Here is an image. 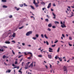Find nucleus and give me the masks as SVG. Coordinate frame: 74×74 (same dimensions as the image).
I'll return each mask as SVG.
<instances>
[{"label":"nucleus","instance_id":"nucleus-1","mask_svg":"<svg viewBox=\"0 0 74 74\" xmlns=\"http://www.w3.org/2000/svg\"><path fill=\"white\" fill-rule=\"evenodd\" d=\"M63 69H64V71H66V74L67 73V67L66 66H63Z\"/></svg>","mask_w":74,"mask_h":74},{"label":"nucleus","instance_id":"nucleus-2","mask_svg":"<svg viewBox=\"0 0 74 74\" xmlns=\"http://www.w3.org/2000/svg\"><path fill=\"white\" fill-rule=\"evenodd\" d=\"M30 63V62H28L27 63H26V65H25V70H26V69H27V67H28V66H29V64Z\"/></svg>","mask_w":74,"mask_h":74},{"label":"nucleus","instance_id":"nucleus-3","mask_svg":"<svg viewBox=\"0 0 74 74\" xmlns=\"http://www.w3.org/2000/svg\"><path fill=\"white\" fill-rule=\"evenodd\" d=\"M32 34V31H29V32H28L26 34V36H29L30 34Z\"/></svg>","mask_w":74,"mask_h":74},{"label":"nucleus","instance_id":"nucleus-4","mask_svg":"<svg viewBox=\"0 0 74 74\" xmlns=\"http://www.w3.org/2000/svg\"><path fill=\"white\" fill-rule=\"evenodd\" d=\"M49 52H53V51H53V49H52V48H49Z\"/></svg>","mask_w":74,"mask_h":74},{"label":"nucleus","instance_id":"nucleus-5","mask_svg":"<svg viewBox=\"0 0 74 74\" xmlns=\"http://www.w3.org/2000/svg\"><path fill=\"white\" fill-rule=\"evenodd\" d=\"M34 62H33L30 65L28 66V67H31L32 68L33 67V64Z\"/></svg>","mask_w":74,"mask_h":74},{"label":"nucleus","instance_id":"nucleus-6","mask_svg":"<svg viewBox=\"0 0 74 74\" xmlns=\"http://www.w3.org/2000/svg\"><path fill=\"white\" fill-rule=\"evenodd\" d=\"M51 7V3H50L47 6V8H49Z\"/></svg>","mask_w":74,"mask_h":74},{"label":"nucleus","instance_id":"nucleus-7","mask_svg":"<svg viewBox=\"0 0 74 74\" xmlns=\"http://www.w3.org/2000/svg\"><path fill=\"white\" fill-rule=\"evenodd\" d=\"M27 54H30L31 55V56H30V57H32L33 56V54H32V53L30 52H28L27 53Z\"/></svg>","mask_w":74,"mask_h":74},{"label":"nucleus","instance_id":"nucleus-8","mask_svg":"<svg viewBox=\"0 0 74 74\" xmlns=\"http://www.w3.org/2000/svg\"><path fill=\"white\" fill-rule=\"evenodd\" d=\"M53 16H54V17H53V18L54 19H55L56 18V15L55 14H54L53 12Z\"/></svg>","mask_w":74,"mask_h":74},{"label":"nucleus","instance_id":"nucleus-9","mask_svg":"<svg viewBox=\"0 0 74 74\" xmlns=\"http://www.w3.org/2000/svg\"><path fill=\"white\" fill-rule=\"evenodd\" d=\"M48 26L49 27H52V24L50 23L48 25Z\"/></svg>","mask_w":74,"mask_h":74},{"label":"nucleus","instance_id":"nucleus-10","mask_svg":"<svg viewBox=\"0 0 74 74\" xmlns=\"http://www.w3.org/2000/svg\"><path fill=\"white\" fill-rule=\"evenodd\" d=\"M5 44H10V41H6L5 42Z\"/></svg>","mask_w":74,"mask_h":74},{"label":"nucleus","instance_id":"nucleus-11","mask_svg":"<svg viewBox=\"0 0 74 74\" xmlns=\"http://www.w3.org/2000/svg\"><path fill=\"white\" fill-rule=\"evenodd\" d=\"M15 35H16L15 33H14L12 35V37L13 38L15 37Z\"/></svg>","mask_w":74,"mask_h":74},{"label":"nucleus","instance_id":"nucleus-12","mask_svg":"<svg viewBox=\"0 0 74 74\" xmlns=\"http://www.w3.org/2000/svg\"><path fill=\"white\" fill-rule=\"evenodd\" d=\"M48 56L49 57V59H51L52 58V56L51 55H48Z\"/></svg>","mask_w":74,"mask_h":74},{"label":"nucleus","instance_id":"nucleus-13","mask_svg":"<svg viewBox=\"0 0 74 74\" xmlns=\"http://www.w3.org/2000/svg\"><path fill=\"white\" fill-rule=\"evenodd\" d=\"M30 7H31V8L32 9V10H34L35 9L34 8V7L32 5H30Z\"/></svg>","mask_w":74,"mask_h":74},{"label":"nucleus","instance_id":"nucleus-14","mask_svg":"<svg viewBox=\"0 0 74 74\" xmlns=\"http://www.w3.org/2000/svg\"><path fill=\"white\" fill-rule=\"evenodd\" d=\"M38 3H36L35 4H34L35 6H36V7H38Z\"/></svg>","mask_w":74,"mask_h":74},{"label":"nucleus","instance_id":"nucleus-15","mask_svg":"<svg viewBox=\"0 0 74 74\" xmlns=\"http://www.w3.org/2000/svg\"><path fill=\"white\" fill-rule=\"evenodd\" d=\"M54 23L55 24H59V23L57 21H55Z\"/></svg>","mask_w":74,"mask_h":74},{"label":"nucleus","instance_id":"nucleus-16","mask_svg":"<svg viewBox=\"0 0 74 74\" xmlns=\"http://www.w3.org/2000/svg\"><path fill=\"white\" fill-rule=\"evenodd\" d=\"M44 37L46 38H47V39L48 38L47 36V35L45 34L44 35Z\"/></svg>","mask_w":74,"mask_h":74},{"label":"nucleus","instance_id":"nucleus-17","mask_svg":"<svg viewBox=\"0 0 74 74\" xmlns=\"http://www.w3.org/2000/svg\"><path fill=\"white\" fill-rule=\"evenodd\" d=\"M45 21L46 22H48V21H49V20H48V19L47 18L45 19Z\"/></svg>","mask_w":74,"mask_h":74},{"label":"nucleus","instance_id":"nucleus-18","mask_svg":"<svg viewBox=\"0 0 74 74\" xmlns=\"http://www.w3.org/2000/svg\"><path fill=\"white\" fill-rule=\"evenodd\" d=\"M2 2H7V0H1Z\"/></svg>","mask_w":74,"mask_h":74},{"label":"nucleus","instance_id":"nucleus-19","mask_svg":"<svg viewBox=\"0 0 74 74\" xmlns=\"http://www.w3.org/2000/svg\"><path fill=\"white\" fill-rule=\"evenodd\" d=\"M16 68H17V69H18L19 68V66H15V67H14V69H15Z\"/></svg>","mask_w":74,"mask_h":74},{"label":"nucleus","instance_id":"nucleus-20","mask_svg":"<svg viewBox=\"0 0 74 74\" xmlns=\"http://www.w3.org/2000/svg\"><path fill=\"white\" fill-rule=\"evenodd\" d=\"M60 51V47H59L57 50V52H59Z\"/></svg>","mask_w":74,"mask_h":74},{"label":"nucleus","instance_id":"nucleus-21","mask_svg":"<svg viewBox=\"0 0 74 74\" xmlns=\"http://www.w3.org/2000/svg\"><path fill=\"white\" fill-rule=\"evenodd\" d=\"M61 27H62V28H64V27H66V26H65V27L64 26V25H61Z\"/></svg>","mask_w":74,"mask_h":74},{"label":"nucleus","instance_id":"nucleus-22","mask_svg":"<svg viewBox=\"0 0 74 74\" xmlns=\"http://www.w3.org/2000/svg\"><path fill=\"white\" fill-rule=\"evenodd\" d=\"M5 57H6V56H5V55H3V59H5Z\"/></svg>","mask_w":74,"mask_h":74},{"label":"nucleus","instance_id":"nucleus-23","mask_svg":"<svg viewBox=\"0 0 74 74\" xmlns=\"http://www.w3.org/2000/svg\"><path fill=\"white\" fill-rule=\"evenodd\" d=\"M7 6L5 5H3V8H7Z\"/></svg>","mask_w":74,"mask_h":74},{"label":"nucleus","instance_id":"nucleus-24","mask_svg":"<svg viewBox=\"0 0 74 74\" xmlns=\"http://www.w3.org/2000/svg\"><path fill=\"white\" fill-rule=\"evenodd\" d=\"M24 26H23L22 27H20L18 28V29H22L23 28V27Z\"/></svg>","mask_w":74,"mask_h":74},{"label":"nucleus","instance_id":"nucleus-25","mask_svg":"<svg viewBox=\"0 0 74 74\" xmlns=\"http://www.w3.org/2000/svg\"><path fill=\"white\" fill-rule=\"evenodd\" d=\"M18 72L19 73H20V74H22V71H20V70H19L18 71Z\"/></svg>","mask_w":74,"mask_h":74},{"label":"nucleus","instance_id":"nucleus-26","mask_svg":"<svg viewBox=\"0 0 74 74\" xmlns=\"http://www.w3.org/2000/svg\"><path fill=\"white\" fill-rule=\"evenodd\" d=\"M69 40H72V38L71 36L69 37Z\"/></svg>","mask_w":74,"mask_h":74},{"label":"nucleus","instance_id":"nucleus-27","mask_svg":"<svg viewBox=\"0 0 74 74\" xmlns=\"http://www.w3.org/2000/svg\"><path fill=\"white\" fill-rule=\"evenodd\" d=\"M0 52H4V50L3 49H0Z\"/></svg>","mask_w":74,"mask_h":74},{"label":"nucleus","instance_id":"nucleus-28","mask_svg":"<svg viewBox=\"0 0 74 74\" xmlns=\"http://www.w3.org/2000/svg\"><path fill=\"white\" fill-rule=\"evenodd\" d=\"M23 5L25 6H25H26V7H27V5H26L25 3H23Z\"/></svg>","mask_w":74,"mask_h":74},{"label":"nucleus","instance_id":"nucleus-29","mask_svg":"<svg viewBox=\"0 0 74 74\" xmlns=\"http://www.w3.org/2000/svg\"><path fill=\"white\" fill-rule=\"evenodd\" d=\"M47 30H48V31H51V29H50V28H48L47 29Z\"/></svg>","mask_w":74,"mask_h":74},{"label":"nucleus","instance_id":"nucleus-30","mask_svg":"<svg viewBox=\"0 0 74 74\" xmlns=\"http://www.w3.org/2000/svg\"><path fill=\"white\" fill-rule=\"evenodd\" d=\"M22 56H23V55H21L19 56H18V58H21Z\"/></svg>","mask_w":74,"mask_h":74},{"label":"nucleus","instance_id":"nucleus-31","mask_svg":"<svg viewBox=\"0 0 74 74\" xmlns=\"http://www.w3.org/2000/svg\"><path fill=\"white\" fill-rule=\"evenodd\" d=\"M41 4H44V5H45V3L44 2H43L42 1V2L40 3Z\"/></svg>","mask_w":74,"mask_h":74},{"label":"nucleus","instance_id":"nucleus-32","mask_svg":"<svg viewBox=\"0 0 74 74\" xmlns=\"http://www.w3.org/2000/svg\"><path fill=\"white\" fill-rule=\"evenodd\" d=\"M56 45L55 44L54 45H51V47H55Z\"/></svg>","mask_w":74,"mask_h":74},{"label":"nucleus","instance_id":"nucleus-33","mask_svg":"<svg viewBox=\"0 0 74 74\" xmlns=\"http://www.w3.org/2000/svg\"><path fill=\"white\" fill-rule=\"evenodd\" d=\"M12 53L13 54V55H15V52H14V51L13 50H12Z\"/></svg>","mask_w":74,"mask_h":74},{"label":"nucleus","instance_id":"nucleus-34","mask_svg":"<svg viewBox=\"0 0 74 74\" xmlns=\"http://www.w3.org/2000/svg\"><path fill=\"white\" fill-rule=\"evenodd\" d=\"M38 57H40V58H41V57H42V56L41 55H38Z\"/></svg>","mask_w":74,"mask_h":74},{"label":"nucleus","instance_id":"nucleus-35","mask_svg":"<svg viewBox=\"0 0 74 74\" xmlns=\"http://www.w3.org/2000/svg\"><path fill=\"white\" fill-rule=\"evenodd\" d=\"M52 27L53 29H55V28H56V27H55V26H53Z\"/></svg>","mask_w":74,"mask_h":74},{"label":"nucleus","instance_id":"nucleus-36","mask_svg":"<svg viewBox=\"0 0 74 74\" xmlns=\"http://www.w3.org/2000/svg\"><path fill=\"white\" fill-rule=\"evenodd\" d=\"M41 37H42V38H44V35L43 34H41Z\"/></svg>","mask_w":74,"mask_h":74},{"label":"nucleus","instance_id":"nucleus-37","mask_svg":"<svg viewBox=\"0 0 74 74\" xmlns=\"http://www.w3.org/2000/svg\"><path fill=\"white\" fill-rule=\"evenodd\" d=\"M46 44H47V45H49V43L48 42H47V41H46Z\"/></svg>","mask_w":74,"mask_h":74},{"label":"nucleus","instance_id":"nucleus-38","mask_svg":"<svg viewBox=\"0 0 74 74\" xmlns=\"http://www.w3.org/2000/svg\"><path fill=\"white\" fill-rule=\"evenodd\" d=\"M9 18H12V16L10 15L9 16Z\"/></svg>","mask_w":74,"mask_h":74},{"label":"nucleus","instance_id":"nucleus-39","mask_svg":"<svg viewBox=\"0 0 74 74\" xmlns=\"http://www.w3.org/2000/svg\"><path fill=\"white\" fill-rule=\"evenodd\" d=\"M34 4H36V1L35 0H34V2H33Z\"/></svg>","mask_w":74,"mask_h":74},{"label":"nucleus","instance_id":"nucleus-40","mask_svg":"<svg viewBox=\"0 0 74 74\" xmlns=\"http://www.w3.org/2000/svg\"><path fill=\"white\" fill-rule=\"evenodd\" d=\"M58 56H56L55 57V59H58Z\"/></svg>","mask_w":74,"mask_h":74},{"label":"nucleus","instance_id":"nucleus-41","mask_svg":"<svg viewBox=\"0 0 74 74\" xmlns=\"http://www.w3.org/2000/svg\"><path fill=\"white\" fill-rule=\"evenodd\" d=\"M49 64L50 65V68H52V65L51 64Z\"/></svg>","mask_w":74,"mask_h":74},{"label":"nucleus","instance_id":"nucleus-42","mask_svg":"<svg viewBox=\"0 0 74 74\" xmlns=\"http://www.w3.org/2000/svg\"><path fill=\"white\" fill-rule=\"evenodd\" d=\"M3 48H8V47L5 46H3Z\"/></svg>","mask_w":74,"mask_h":74},{"label":"nucleus","instance_id":"nucleus-43","mask_svg":"<svg viewBox=\"0 0 74 74\" xmlns=\"http://www.w3.org/2000/svg\"><path fill=\"white\" fill-rule=\"evenodd\" d=\"M24 62H23L22 63V66H23V64H24Z\"/></svg>","mask_w":74,"mask_h":74},{"label":"nucleus","instance_id":"nucleus-44","mask_svg":"<svg viewBox=\"0 0 74 74\" xmlns=\"http://www.w3.org/2000/svg\"><path fill=\"white\" fill-rule=\"evenodd\" d=\"M33 39H34V40H36V37H33L32 38Z\"/></svg>","mask_w":74,"mask_h":74},{"label":"nucleus","instance_id":"nucleus-45","mask_svg":"<svg viewBox=\"0 0 74 74\" xmlns=\"http://www.w3.org/2000/svg\"><path fill=\"white\" fill-rule=\"evenodd\" d=\"M62 37H65V36H64V34H62Z\"/></svg>","mask_w":74,"mask_h":74},{"label":"nucleus","instance_id":"nucleus-46","mask_svg":"<svg viewBox=\"0 0 74 74\" xmlns=\"http://www.w3.org/2000/svg\"><path fill=\"white\" fill-rule=\"evenodd\" d=\"M36 37H37V38H38V34H36Z\"/></svg>","mask_w":74,"mask_h":74},{"label":"nucleus","instance_id":"nucleus-47","mask_svg":"<svg viewBox=\"0 0 74 74\" xmlns=\"http://www.w3.org/2000/svg\"><path fill=\"white\" fill-rule=\"evenodd\" d=\"M12 42H14V43H15V41L14 40H12Z\"/></svg>","mask_w":74,"mask_h":74},{"label":"nucleus","instance_id":"nucleus-48","mask_svg":"<svg viewBox=\"0 0 74 74\" xmlns=\"http://www.w3.org/2000/svg\"><path fill=\"white\" fill-rule=\"evenodd\" d=\"M53 6H54V7H55L56 6V5H55V3H54L53 4Z\"/></svg>","mask_w":74,"mask_h":74},{"label":"nucleus","instance_id":"nucleus-49","mask_svg":"<svg viewBox=\"0 0 74 74\" xmlns=\"http://www.w3.org/2000/svg\"><path fill=\"white\" fill-rule=\"evenodd\" d=\"M27 59H31V57H28L27 58Z\"/></svg>","mask_w":74,"mask_h":74},{"label":"nucleus","instance_id":"nucleus-50","mask_svg":"<svg viewBox=\"0 0 74 74\" xmlns=\"http://www.w3.org/2000/svg\"><path fill=\"white\" fill-rule=\"evenodd\" d=\"M15 64H18V62H17V61H16L15 62Z\"/></svg>","mask_w":74,"mask_h":74},{"label":"nucleus","instance_id":"nucleus-51","mask_svg":"<svg viewBox=\"0 0 74 74\" xmlns=\"http://www.w3.org/2000/svg\"><path fill=\"white\" fill-rule=\"evenodd\" d=\"M8 72L9 73H10V72H11V70H9L8 71Z\"/></svg>","mask_w":74,"mask_h":74},{"label":"nucleus","instance_id":"nucleus-52","mask_svg":"<svg viewBox=\"0 0 74 74\" xmlns=\"http://www.w3.org/2000/svg\"><path fill=\"white\" fill-rule=\"evenodd\" d=\"M19 9H20V8H17L16 9L17 11H19Z\"/></svg>","mask_w":74,"mask_h":74},{"label":"nucleus","instance_id":"nucleus-53","mask_svg":"<svg viewBox=\"0 0 74 74\" xmlns=\"http://www.w3.org/2000/svg\"><path fill=\"white\" fill-rule=\"evenodd\" d=\"M45 8H42V10L43 11H44V10H45Z\"/></svg>","mask_w":74,"mask_h":74},{"label":"nucleus","instance_id":"nucleus-54","mask_svg":"<svg viewBox=\"0 0 74 74\" xmlns=\"http://www.w3.org/2000/svg\"><path fill=\"white\" fill-rule=\"evenodd\" d=\"M23 6V4H22L21 5H20V7H22Z\"/></svg>","mask_w":74,"mask_h":74},{"label":"nucleus","instance_id":"nucleus-55","mask_svg":"<svg viewBox=\"0 0 74 74\" xmlns=\"http://www.w3.org/2000/svg\"><path fill=\"white\" fill-rule=\"evenodd\" d=\"M58 40H57L54 43H57L58 42Z\"/></svg>","mask_w":74,"mask_h":74},{"label":"nucleus","instance_id":"nucleus-56","mask_svg":"<svg viewBox=\"0 0 74 74\" xmlns=\"http://www.w3.org/2000/svg\"><path fill=\"white\" fill-rule=\"evenodd\" d=\"M69 45L70 47H71V46H72V45L69 44Z\"/></svg>","mask_w":74,"mask_h":74},{"label":"nucleus","instance_id":"nucleus-57","mask_svg":"<svg viewBox=\"0 0 74 74\" xmlns=\"http://www.w3.org/2000/svg\"><path fill=\"white\" fill-rule=\"evenodd\" d=\"M22 45H23V46H24L25 45V43H23L22 44Z\"/></svg>","mask_w":74,"mask_h":74},{"label":"nucleus","instance_id":"nucleus-58","mask_svg":"<svg viewBox=\"0 0 74 74\" xmlns=\"http://www.w3.org/2000/svg\"><path fill=\"white\" fill-rule=\"evenodd\" d=\"M4 64H5V65H6V66H8V65L6 63H5V62H4Z\"/></svg>","mask_w":74,"mask_h":74},{"label":"nucleus","instance_id":"nucleus-59","mask_svg":"<svg viewBox=\"0 0 74 74\" xmlns=\"http://www.w3.org/2000/svg\"><path fill=\"white\" fill-rule=\"evenodd\" d=\"M10 34V35H11V34L10 33H9L8 34V35H9Z\"/></svg>","mask_w":74,"mask_h":74},{"label":"nucleus","instance_id":"nucleus-60","mask_svg":"<svg viewBox=\"0 0 74 74\" xmlns=\"http://www.w3.org/2000/svg\"><path fill=\"white\" fill-rule=\"evenodd\" d=\"M24 54H25V55H27V53H26L24 52Z\"/></svg>","mask_w":74,"mask_h":74},{"label":"nucleus","instance_id":"nucleus-61","mask_svg":"<svg viewBox=\"0 0 74 74\" xmlns=\"http://www.w3.org/2000/svg\"><path fill=\"white\" fill-rule=\"evenodd\" d=\"M60 23L61 25H63V22H62V21L60 22Z\"/></svg>","mask_w":74,"mask_h":74},{"label":"nucleus","instance_id":"nucleus-62","mask_svg":"<svg viewBox=\"0 0 74 74\" xmlns=\"http://www.w3.org/2000/svg\"><path fill=\"white\" fill-rule=\"evenodd\" d=\"M12 66H15V65H14V64H12Z\"/></svg>","mask_w":74,"mask_h":74},{"label":"nucleus","instance_id":"nucleus-63","mask_svg":"<svg viewBox=\"0 0 74 74\" xmlns=\"http://www.w3.org/2000/svg\"><path fill=\"white\" fill-rule=\"evenodd\" d=\"M51 11H53V9H51Z\"/></svg>","mask_w":74,"mask_h":74},{"label":"nucleus","instance_id":"nucleus-64","mask_svg":"<svg viewBox=\"0 0 74 74\" xmlns=\"http://www.w3.org/2000/svg\"><path fill=\"white\" fill-rule=\"evenodd\" d=\"M45 67H46V68L47 69H48V66H45Z\"/></svg>","mask_w":74,"mask_h":74}]
</instances>
